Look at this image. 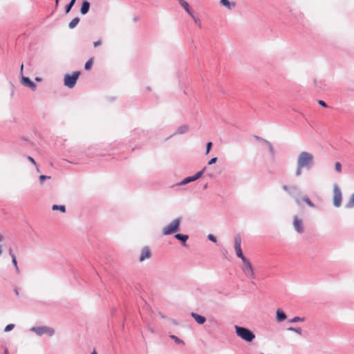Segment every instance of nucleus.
Returning <instances> with one entry per match:
<instances>
[{"mask_svg":"<svg viewBox=\"0 0 354 354\" xmlns=\"http://www.w3.org/2000/svg\"><path fill=\"white\" fill-rule=\"evenodd\" d=\"M106 153L104 152L99 145H92L86 149V150L80 154L78 160H67L68 162L72 164L85 163L88 160L93 158L97 156H103Z\"/></svg>","mask_w":354,"mask_h":354,"instance_id":"f257e3e1","label":"nucleus"},{"mask_svg":"<svg viewBox=\"0 0 354 354\" xmlns=\"http://www.w3.org/2000/svg\"><path fill=\"white\" fill-rule=\"evenodd\" d=\"M297 163L307 170H310L314 165V157L309 152L302 151L298 156Z\"/></svg>","mask_w":354,"mask_h":354,"instance_id":"f03ea898","label":"nucleus"},{"mask_svg":"<svg viewBox=\"0 0 354 354\" xmlns=\"http://www.w3.org/2000/svg\"><path fill=\"white\" fill-rule=\"evenodd\" d=\"M234 328L236 335L246 342H252L255 339V334L251 330L239 326H235Z\"/></svg>","mask_w":354,"mask_h":354,"instance_id":"7ed1b4c3","label":"nucleus"},{"mask_svg":"<svg viewBox=\"0 0 354 354\" xmlns=\"http://www.w3.org/2000/svg\"><path fill=\"white\" fill-rule=\"evenodd\" d=\"M282 189H283V190L286 192L290 197H292L295 199L296 203L298 205H301L299 198L301 195V191L298 186H297V185L288 186L286 185H283L282 186Z\"/></svg>","mask_w":354,"mask_h":354,"instance_id":"20e7f679","label":"nucleus"},{"mask_svg":"<svg viewBox=\"0 0 354 354\" xmlns=\"http://www.w3.org/2000/svg\"><path fill=\"white\" fill-rule=\"evenodd\" d=\"M181 220V217L174 219L169 225L162 229V234L169 235L176 234L177 232H178L180 230Z\"/></svg>","mask_w":354,"mask_h":354,"instance_id":"39448f33","label":"nucleus"},{"mask_svg":"<svg viewBox=\"0 0 354 354\" xmlns=\"http://www.w3.org/2000/svg\"><path fill=\"white\" fill-rule=\"evenodd\" d=\"M80 75V71H75L71 75L66 74L64 75V85L69 88H72L76 84V82Z\"/></svg>","mask_w":354,"mask_h":354,"instance_id":"423d86ee","label":"nucleus"},{"mask_svg":"<svg viewBox=\"0 0 354 354\" xmlns=\"http://www.w3.org/2000/svg\"><path fill=\"white\" fill-rule=\"evenodd\" d=\"M30 330L35 333L39 336L46 334L47 335L51 337L55 334V330L53 328L48 326L32 327Z\"/></svg>","mask_w":354,"mask_h":354,"instance_id":"0eeeda50","label":"nucleus"},{"mask_svg":"<svg viewBox=\"0 0 354 354\" xmlns=\"http://www.w3.org/2000/svg\"><path fill=\"white\" fill-rule=\"evenodd\" d=\"M342 192L337 184L333 185V205L336 207H339L342 204Z\"/></svg>","mask_w":354,"mask_h":354,"instance_id":"6e6552de","label":"nucleus"},{"mask_svg":"<svg viewBox=\"0 0 354 354\" xmlns=\"http://www.w3.org/2000/svg\"><path fill=\"white\" fill-rule=\"evenodd\" d=\"M241 236L240 234H236L234 236V250L236 252V256L240 258L241 260L245 258L243 255L241 250Z\"/></svg>","mask_w":354,"mask_h":354,"instance_id":"1a4fd4ad","label":"nucleus"},{"mask_svg":"<svg viewBox=\"0 0 354 354\" xmlns=\"http://www.w3.org/2000/svg\"><path fill=\"white\" fill-rule=\"evenodd\" d=\"M293 226L297 232L301 234L304 231V227L301 219H299L297 216H295L293 219Z\"/></svg>","mask_w":354,"mask_h":354,"instance_id":"9d476101","label":"nucleus"},{"mask_svg":"<svg viewBox=\"0 0 354 354\" xmlns=\"http://www.w3.org/2000/svg\"><path fill=\"white\" fill-rule=\"evenodd\" d=\"M151 257V252L150 248L148 246H145L141 249L139 261L140 262H142L145 260L149 259Z\"/></svg>","mask_w":354,"mask_h":354,"instance_id":"9b49d317","label":"nucleus"},{"mask_svg":"<svg viewBox=\"0 0 354 354\" xmlns=\"http://www.w3.org/2000/svg\"><path fill=\"white\" fill-rule=\"evenodd\" d=\"M21 84L27 87H29L32 91H35L37 85L28 77H21Z\"/></svg>","mask_w":354,"mask_h":354,"instance_id":"f8f14e48","label":"nucleus"},{"mask_svg":"<svg viewBox=\"0 0 354 354\" xmlns=\"http://www.w3.org/2000/svg\"><path fill=\"white\" fill-rule=\"evenodd\" d=\"M191 316L192 317H193L195 320V322L198 324H203L205 322H206V318L205 317L201 315H199L198 313H191Z\"/></svg>","mask_w":354,"mask_h":354,"instance_id":"ddd939ff","label":"nucleus"},{"mask_svg":"<svg viewBox=\"0 0 354 354\" xmlns=\"http://www.w3.org/2000/svg\"><path fill=\"white\" fill-rule=\"evenodd\" d=\"M91 6V3L87 0H84L82 3L81 8H80V13L83 15L88 13L89 11Z\"/></svg>","mask_w":354,"mask_h":354,"instance_id":"4468645a","label":"nucleus"},{"mask_svg":"<svg viewBox=\"0 0 354 354\" xmlns=\"http://www.w3.org/2000/svg\"><path fill=\"white\" fill-rule=\"evenodd\" d=\"M174 237L175 239H176L177 240H178L179 241H180L181 244L183 246L185 247L187 245H186V242L189 239V236L187 235V234H178V233H176L175 235H174Z\"/></svg>","mask_w":354,"mask_h":354,"instance_id":"2eb2a0df","label":"nucleus"},{"mask_svg":"<svg viewBox=\"0 0 354 354\" xmlns=\"http://www.w3.org/2000/svg\"><path fill=\"white\" fill-rule=\"evenodd\" d=\"M241 261L244 265L243 271H244L245 274L246 272H249L253 270V268H252L251 263L246 258H244Z\"/></svg>","mask_w":354,"mask_h":354,"instance_id":"dca6fc26","label":"nucleus"},{"mask_svg":"<svg viewBox=\"0 0 354 354\" xmlns=\"http://www.w3.org/2000/svg\"><path fill=\"white\" fill-rule=\"evenodd\" d=\"M286 317H287L286 315L282 310L278 309L277 310L276 319L278 322H283V321L286 320Z\"/></svg>","mask_w":354,"mask_h":354,"instance_id":"f3484780","label":"nucleus"},{"mask_svg":"<svg viewBox=\"0 0 354 354\" xmlns=\"http://www.w3.org/2000/svg\"><path fill=\"white\" fill-rule=\"evenodd\" d=\"M220 3L230 10L234 8L236 6V3L234 2H231L229 0H221Z\"/></svg>","mask_w":354,"mask_h":354,"instance_id":"a211bd4d","label":"nucleus"},{"mask_svg":"<svg viewBox=\"0 0 354 354\" xmlns=\"http://www.w3.org/2000/svg\"><path fill=\"white\" fill-rule=\"evenodd\" d=\"M194 181H195V180L194 179L193 176H187V177L185 178L183 180H181L180 183H177L176 185V186L185 185H187V184L194 182Z\"/></svg>","mask_w":354,"mask_h":354,"instance_id":"6ab92c4d","label":"nucleus"},{"mask_svg":"<svg viewBox=\"0 0 354 354\" xmlns=\"http://www.w3.org/2000/svg\"><path fill=\"white\" fill-rule=\"evenodd\" d=\"M188 130H189V127L187 125H186V124H183V125L180 126L176 129V131H175V133L174 134V135H176V134H183V133H187Z\"/></svg>","mask_w":354,"mask_h":354,"instance_id":"aec40b11","label":"nucleus"},{"mask_svg":"<svg viewBox=\"0 0 354 354\" xmlns=\"http://www.w3.org/2000/svg\"><path fill=\"white\" fill-rule=\"evenodd\" d=\"M75 2H76V0H71L69 1V3L65 6V8H64L65 14H68L71 10V9L74 6Z\"/></svg>","mask_w":354,"mask_h":354,"instance_id":"412c9836","label":"nucleus"},{"mask_svg":"<svg viewBox=\"0 0 354 354\" xmlns=\"http://www.w3.org/2000/svg\"><path fill=\"white\" fill-rule=\"evenodd\" d=\"M80 19L78 17H75L72 19V21L68 24V28L70 29H73L75 26L79 24Z\"/></svg>","mask_w":354,"mask_h":354,"instance_id":"4be33fe9","label":"nucleus"},{"mask_svg":"<svg viewBox=\"0 0 354 354\" xmlns=\"http://www.w3.org/2000/svg\"><path fill=\"white\" fill-rule=\"evenodd\" d=\"M52 209L53 211L59 210L62 213L66 212V207H65V205H53L52 207Z\"/></svg>","mask_w":354,"mask_h":354,"instance_id":"5701e85b","label":"nucleus"},{"mask_svg":"<svg viewBox=\"0 0 354 354\" xmlns=\"http://www.w3.org/2000/svg\"><path fill=\"white\" fill-rule=\"evenodd\" d=\"M170 338L174 339L175 343L177 344H185V342L183 339H180L179 337H178L177 336L174 335H169Z\"/></svg>","mask_w":354,"mask_h":354,"instance_id":"b1692460","label":"nucleus"},{"mask_svg":"<svg viewBox=\"0 0 354 354\" xmlns=\"http://www.w3.org/2000/svg\"><path fill=\"white\" fill-rule=\"evenodd\" d=\"M205 169H206V167H205L202 170H201V171H198L197 173H196L193 176L194 180H196L199 179L200 178H201L203 174H204Z\"/></svg>","mask_w":354,"mask_h":354,"instance_id":"393cba45","label":"nucleus"},{"mask_svg":"<svg viewBox=\"0 0 354 354\" xmlns=\"http://www.w3.org/2000/svg\"><path fill=\"white\" fill-rule=\"evenodd\" d=\"M302 201L305 202L310 207H315V205L309 199V198L307 196H304L302 198Z\"/></svg>","mask_w":354,"mask_h":354,"instance_id":"a878e982","label":"nucleus"},{"mask_svg":"<svg viewBox=\"0 0 354 354\" xmlns=\"http://www.w3.org/2000/svg\"><path fill=\"white\" fill-rule=\"evenodd\" d=\"M346 208H352L354 207V194H352L350 200L345 205Z\"/></svg>","mask_w":354,"mask_h":354,"instance_id":"bb28decb","label":"nucleus"},{"mask_svg":"<svg viewBox=\"0 0 354 354\" xmlns=\"http://www.w3.org/2000/svg\"><path fill=\"white\" fill-rule=\"evenodd\" d=\"M92 66H93V58H90L85 63L84 68H85L86 71H88V70H90Z\"/></svg>","mask_w":354,"mask_h":354,"instance_id":"cd10ccee","label":"nucleus"},{"mask_svg":"<svg viewBox=\"0 0 354 354\" xmlns=\"http://www.w3.org/2000/svg\"><path fill=\"white\" fill-rule=\"evenodd\" d=\"M266 145L268 146L271 156H274V149L273 148L272 143L270 141H268V142H267V143Z\"/></svg>","mask_w":354,"mask_h":354,"instance_id":"c85d7f7f","label":"nucleus"},{"mask_svg":"<svg viewBox=\"0 0 354 354\" xmlns=\"http://www.w3.org/2000/svg\"><path fill=\"white\" fill-rule=\"evenodd\" d=\"M288 330L295 332L300 335L302 334V330L299 327V328L289 327L288 328Z\"/></svg>","mask_w":354,"mask_h":354,"instance_id":"c756f323","label":"nucleus"},{"mask_svg":"<svg viewBox=\"0 0 354 354\" xmlns=\"http://www.w3.org/2000/svg\"><path fill=\"white\" fill-rule=\"evenodd\" d=\"M304 319H305L304 317H300L296 316V317H294L292 319H291L290 320V322L295 323V322H303V321H304Z\"/></svg>","mask_w":354,"mask_h":354,"instance_id":"7c9ffc66","label":"nucleus"},{"mask_svg":"<svg viewBox=\"0 0 354 354\" xmlns=\"http://www.w3.org/2000/svg\"><path fill=\"white\" fill-rule=\"evenodd\" d=\"M302 169H304V167H301V166H300V165H298V164L297 163V169H296V171H295V176H301Z\"/></svg>","mask_w":354,"mask_h":354,"instance_id":"2f4dec72","label":"nucleus"},{"mask_svg":"<svg viewBox=\"0 0 354 354\" xmlns=\"http://www.w3.org/2000/svg\"><path fill=\"white\" fill-rule=\"evenodd\" d=\"M50 176H46V175H41L39 177V182H40L41 184H42L44 180L50 179Z\"/></svg>","mask_w":354,"mask_h":354,"instance_id":"473e14b6","label":"nucleus"},{"mask_svg":"<svg viewBox=\"0 0 354 354\" xmlns=\"http://www.w3.org/2000/svg\"><path fill=\"white\" fill-rule=\"evenodd\" d=\"M335 171L337 173H340L341 171H342V165H341V163L339 162H335Z\"/></svg>","mask_w":354,"mask_h":354,"instance_id":"72a5a7b5","label":"nucleus"},{"mask_svg":"<svg viewBox=\"0 0 354 354\" xmlns=\"http://www.w3.org/2000/svg\"><path fill=\"white\" fill-rule=\"evenodd\" d=\"M14 328H15V324H8L4 328V332H9V331L12 330Z\"/></svg>","mask_w":354,"mask_h":354,"instance_id":"f704fd0d","label":"nucleus"},{"mask_svg":"<svg viewBox=\"0 0 354 354\" xmlns=\"http://www.w3.org/2000/svg\"><path fill=\"white\" fill-rule=\"evenodd\" d=\"M180 5L185 9L187 10L189 8V4L185 0H181Z\"/></svg>","mask_w":354,"mask_h":354,"instance_id":"c9c22d12","label":"nucleus"},{"mask_svg":"<svg viewBox=\"0 0 354 354\" xmlns=\"http://www.w3.org/2000/svg\"><path fill=\"white\" fill-rule=\"evenodd\" d=\"M212 147V142H207L205 154H208L209 153Z\"/></svg>","mask_w":354,"mask_h":354,"instance_id":"e433bc0d","label":"nucleus"},{"mask_svg":"<svg viewBox=\"0 0 354 354\" xmlns=\"http://www.w3.org/2000/svg\"><path fill=\"white\" fill-rule=\"evenodd\" d=\"M207 239H208L209 241H212V242H214V243H216V242H217V239H216V237L214 235L212 234H209L207 235Z\"/></svg>","mask_w":354,"mask_h":354,"instance_id":"4c0bfd02","label":"nucleus"},{"mask_svg":"<svg viewBox=\"0 0 354 354\" xmlns=\"http://www.w3.org/2000/svg\"><path fill=\"white\" fill-rule=\"evenodd\" d=\"M254 138L257 141H259V142H263L265 144L267 143V142H268V140H265L264 138L260 137V136H254Z\"/></svg>","mask_w":354,"mask_h":354,"instance_id":"58836bf2","label":"nucleus"},{"mask_svg":"<svg viewBox=\"0 0 354 354\" xmlns=\"http://www.w3.org/2000/svg\"><path fill=\"white\" fill-rule=\"evenodd\" d=\"M245 275L248 277H250L252 279H254L256 278L255 274L254 272V270H252L249 272H246Z\"/></svg>","mask_w":354,"mask_h":354,"instance_id":"ea45409f","label":"nucleus"},{"mask_svg":"<svg viewBox=\"0 0 354 354\" xmlns=\"http://www.w3.org/2000/svg\"><path fill=\"white\" fill-rule=\"evenodd\" d=\"M133 134L141 136L144 134V131L140 129H135L133 131Z\"/></svg>","mask_w":354,"mask_h":354,"instance_id":"a19ab883","label":"nucleus"},{"mask_svg":"<svg viewBox=\"0 0 354 354\" xmlns=\"http://www.w3.org/2000/svg\"><path fill=\"white\" fill-rule=\"evenodd\" d=\"M192 18L194 19L195 24L196 25H198L199 27H201V20L198 18H197L196 17H195L194 15V17H192Z\"/></svg>","mask_w":354,"mask_h":354,"instance_id":"79ce46f5","label":"nucleus"},{"mask_svg":"<svg viewBox=\"0 0 354 354\" xmlns=\"http://www.w3.org/2000/svg\"><path fill=\"white\" fill-rule=\"evenodd\" d=\"M217 160H218V159H217V158H216V157H214V158H211V159L209 160V162H208V165H213V164H215V163L216 162Z\"/></svg>","mask_w":354,"mask_h":354,"instance_id":"37998d69","label":"nucleus"},{"mask_svg":"<svg viewBox=\"0 0 354 354\" xmlns=\"http://www.w3.org/2000/svg\"><path fill=\"white\" fill-rule=\"evenodd\" d=\"M12 263L14 267L18 266L16 257H12Z\"/></svg>","mask_w":354,"mask_h":354,"instance_id":"c03bdc74","label":"nucleus"},{"mask_svg":"<svg viewBox=\"0 0 354 354\" xmlns=\"http://www.w3.org/2000/svg\"><path fill=\"white\" fill-rule=\"evenodd\" d=\"M318 104L319 105H321L322 106H323V107H327L328 106L327 104L324 100H319L318 101Z\"/></svg>","mask_w":354,"mask_h":354,"instance_id":"a18cd8bd","label":"nucleus"},{"mask_svg":"<svg viewBox=\"0 0 354 354\" xmlns=\"http://www.w3.org/2000/svg\"><path fill=\"white\" fill-rule=\"evenodd\" d=\"M187 14H189L192 17H194V13L192 10L190 9V7L187 8V10H185Z\"/></svg>","mask_w":354,"mask_h":354,"instance_id":"49530a36","label":"nucleus"},{"mask_svg":"<svg viewBox=\"0 0 354 354\" xmlns=\"http://www.w3.org/2000/svg\"><path fill=\"white\" fill-rule=\"evenodd\" d=\"M27 158L34 165H35V166L37 165V163L33 158H32L31 156H28Z\"/></svg>","mask_w":354,"mask_h":354,"instance_id":"de8ad7c7","label":"nucleus"},{"mask_svg":"<svg viewBox=\"0 0 354 354\" xmlns=\"http://www.w3.org/2000/svg\"><path fill=\"white\" fill-rule=\"evenodd\" d=\"M101 44H102L101 39H99V40L93 42L94 47H97V46H100Z\"/></svg>","mask_w":354,"mask_h":354,"instance_id":"09e8293b","label":"nucleus"},{"mask_svg":"<svg viewBox=\"0 0 354 354\" xmlns=\"http://www.w3.org/2000/svg\"><path fill=\"white\" fill-rule=\"evenodd\" d=\"M8 252L11 258H12V257H16L11 248H9Z\"/></svg>","mask_w":354,"mask_h":354,"instance_id":"8fccbe9b","label":"nucleus"},{"mask_svg":"<svg viewBox=\"0 0 354 354\" xmlns=\"http://www.w3.org/2000/svg\"><path fill=\"white\" fill-rule=\"evenodd\" d=\"M15 272L17 274H19L20 272V270L19 268V266L15 267Z\"/></svg>","mask_w":354,"mask_h":354,"instance_id":"3c124183","label":"nucleus"},{"mask_svg":"<svg viewBox=\"0 0 354 354\" xmlns=\"http://www.w3.org/2000/svg\"><path fill=\"white\" fill-rule=\"evenodd\" d=\"M14 292H15V295H17V296H18V295H19V290H18V288H15L14 289Z\"/></svg>","mask_w":354,"mask_h":354,"instance_id":"603ef678","label":"nucleus"},{"mask_svg":"<svg viewBox=\"0 0 354 354\" xmlns=\"http://www.w3.org/2000/svg\"><path fill=\"white\" fill-rule=\"evenodd\" d=\"M35 80H36L37 82H40V81H41V77H35Z\"/></svg>","mask_w":354,"mask_h":354,"instance_id":"864d4df0","label":"nucleus"},{"mask_svg":"<svg viewBox=\"0 0 354 354\" xmlns=\"http://www.w3.org/2000/svg\"><path fill=\"white\" fill-rule=\"evenodd\" d=\"M59 0H55V8H57L59 5Z\"/></svg>","mask_w":354,"mask_h":354,"instance_id":"5fc2aeb1","label":"nucleus"},{"mask_svg":"<svg viewBox=\"0 0 354 354\" xmlns=\"http://www.w3.org/2000/svg\"><path fill=\"white\" fill-rule=\"evenodd\" d=\"M23 68H24V64H22L21 65V70H20V73H21V74H22V73H23Z\"/></svg>","mask_w":354,"mask_h":354,"instance_id":"6e6d98bb","label":"nucleus"},{"mask_svg":"<svg viewBox=\"0 0 354 354\" xmlns=\"http://www.w3.org/2000/svg\"><path fill=\"white\" fill-rule=\"evenodd\" d=\"M23 140H24V141H27V142H28V141H29L28 138H26V137H23Z\"/></svg>","mask_w":354,"mask_h":354,"instance_id":"4d7b16f0","label":"nucleus"},{"mask_svg":"<svg viewBox=\"0 0 354 354\" xmlns=\"http://www.w3.org/2000/svg\"><path fill=\"white\" fill-rule=\"evenodd\" d=\"M4 354H9L7 348L4 350Z\"/></svg>","mask_w":354,"mask_h":354,"instance_id":"13d9d810","label":"nucleus"},{"mask_svg":"<svg viewBox=\"0 0 354 354\" xmlns=\"http://www.w3.org/2000/svg\"><path fill=\"white\" fill-rule=\"evenodd\" d=\"M91 354H97V352L94 350V351L91 353Z\"/></svg>","mask_w":354,"mask_h":354,"instance_id":"bf43d9fd","label":"nucleus"},{"mask_svg":"<svg viewBox=\"0 0 354 354\" xmlns=\"http://www.w3.org/2000/svg\"><path fill=\"white\" fill-rule=\"evenodd\" d=\"M160 315L162 318H165V316L163 315H162L161 313H160Z\"/></svg>","mask_w":354,"mask_h":354,"instance_id":"052dcab7","label":"nucleus"},{"mask_svg":"<svg viewBox=\"0 0 354 354\" xmlns=\"http://www.w3.org/2000/svg\"><path fill=\"white\" fill-rule=\"evenodd\" d=\"M178 1L179 4H180V1H181V0H178Z\"/></svg>","mask_w":354,"mask_h":354,"instance_id":"680f3d73","label":"nucleus"}]
</instances>
